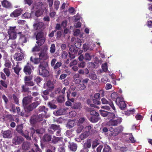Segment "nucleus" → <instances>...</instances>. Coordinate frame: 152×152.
I'll return each instance as SVG.
<instances>
[{"label": "nucleus", "mask_w": 152, "mask_h": 152, "mask_svg": "<svg viewBox=\"0 0 152 152\" xmlns=\"http://www.w3.org/2000/svg\"><path fill=\"white\" fill-rule=\"evenodd\" d=\"M48 66V62L43 61L41 62L38 66L39 75L44 77H46L48 76L49 72L46 69Z\"/></svg>", "instance_id": "nucleus-1"}, {"label": "nucleus", "mask_w": 152, "mask_h": 152, "mask_svg": "<svg viewBox=\"0 0 152 152\" xmlns=\"http://www.w3.org/2000/svg\"><path fill=\"white\" fill-rule=\"evenodd\" d=\"M45 116L44 114H41L39 115H33L30 119V123L32 124H34L36 123L42 121V124L46 123L45 120H43V119L45 117Z\"/></svg>", "instance_id": "nucleus-2"}, {"label": "nucleus", "mask_w": 152, "mask_h": 152, "mask_svg": "<svg viewBox=\"0 0 152 152\" xmlns=\"http://www.w3.org/2000/svg\"><path fill=\"white\" fill-rule=\"evenodd\" d=\"M61 129L59 125L52 124L50 126L48 132L50 134H53L55 133V134L56 136H60L61 135Z\"/></svg>", "instance_id": "nucleus-3"}, {"label": "nucleus", "mask_w": 152, "mask_h": 152, "mask_svg": "<svg viewBox=\"0 0 152 152\" xmlns=\"http://www.w3.org/2000/svg\"><path fill=\"white\" fill-rule=\"evenodd\" d=\"M36 39L37 40L36 43L38 44V46H41L42 45L46 40L44 33L41 31L37 33L36 36Z\"/></svg>", "instance_id": "nucleus-4"}, {"label": "nucleus", "mask_w": 152, "mask_h": 152, "mask_svg": "<svg viewBox=\"0 0 152 152\" xmlns=\"http://www.w3.org/2000/svg\"><path fill=\"white\" fill-rule=\"evenodd\" d=\"M7 33L9 35V39L12 40L15 39L17 37L16 26H10L7 31Z\"/></svg>", "instance_id": "nucleus-5"}, {"label": "nucleus", "mask_w": 152, "mask_h": 152, "mask_svg": "<svg viewBox=\"0 0 152 152\" xmlns=\"http://www.w3.org/2000/svg\"><path fill=\"white\" fill-rule=\"evenodd\" d=\"M39 101H35L33 103L25 106V111L28 113H30L34 109H35L39 104Z\"/></svg>", "instance_id": "nucleus-6"}, {"label": "nucleus", "mask_w": 152, "mask_h": 152, "mask_svg": "<svg viewBox=\"0 0 152 152\" xmlns=\"http://www.w3.org/2000/svg\"><path fill=\"white\" fill-rule=\"evenodd\" d=\"M33 66L28 63L25 65L23 69V71L27 75H30L32 72V69H33Z\"/></svg>", "instance_id": "nucleus-7"}, {"label": "nucleus", "mask_w": 152, "mask_h": 152, "mask_svg": "<svg viewBox=\"0 0 152 152\" xmlns=\"http://www.w3.org/2000/svg\"><path fill=\"white\" fill-rule=\"evenodd\" d=\"M3 71L4 72H0L1 77L3 80H5L6 79V76L8 77L11 75L10 70L8 68H5L3 69Z\"/></svg>", "instance_id": "nucleus-8"}, {"label": "nucleus", "mask_w": 152, "mask_h": 152, "mask_svg": "<svg viewBox=\"0 0 152 152\" xmlns=\"http://www.w3.org/2000/svg\"><path fill=\"white\" fill-rule=\"evenodd\" d=\"M24 141V138L21 136H15L12 140V143L15 145H19Z\"/></svg>", "instance_id": "nucleus-9"}, {"label": "nucleus", "mask_w": 152, "mask_h": 152, "mask_svg": "<svg viewBox=\"0 0 152 152\" xmlns=\"http://www.w3.org/2000/svg\"><path fill=\"white\" fill-rule=\"evenodd\" d=\"M1 2L3 8L7 9H10L12 8V4L9 1L7 0H2Z\"/></svg>", "instance_id": "nucleus-10"}, {"label": "nucleus", "mask_w": 152, "mask_h": 152, "mask_svg": "<svg viewBox=\"0 0 152 152\" xmlns=\"http://www.w3.org/2000/svg\"><path fill=\"white\" fill-rule=\"evenodd\" d=\"M22 10L21 9H18L12 12L10 15L12 18L17 17L20 16L22 12Z\"/></svg>", "instance_id": "nucleus-11"}, {"label": "nucleus", "mask_w": 152, "mask_h": 152, "mask_svg": "<svg viewBox=\"0 0 152 152\" xmlns=\"http://www.w3.org/2000/svg\"><path fill=\"white\" fill-rule=\"evenodd\" d=\"M68 147L70 151L73 152H75L77 150V145L74 142H69Z\"/></svg>", "instance_id": "nucleus-12"}, {"label": "nucleus", "mask_w": 152, "mask_h": 152, "mask_svg": "<svg viewBox=\"0 0 152 152\" xmlns=\"http://www.w3.org/2000/svg\"><path fill=\"white\" fill-rule=\"evenodd\" d=\"M38 55L39 57L41 60H45L49 58V56L48 55V53L44 52H42L39 53Z\"/></svg>", "instance_id": "nucleus-13"}, {"label": "nucleus", "mask_w": 152, "mask_h": 152, "mask_svg": "<svg viewBox=\"0 0 152 152\" xmlns=\"http://www.w3.org/2000/svg\"><path fill=\"white\" fill-rule=\"evenodd\" d=\"M14 59L17 61H21L24 59V56L23 54L19 53H15L13 56Z\"/></svg>", "instance_id": "nucleus-14"}, {"label": "nucleus", "mask_w": 152, "mask_h": 152, "mask_svg": "<svg viewBox=\"0 0 152 152\" xmlns=\"http://www.w3.org/2000/svg\"><path fill=\"white\" fill-rule=\"evenodd\" d=\"M32 97L31 96H28L24 97L23 99L22 103L23 106H26L29 104L31 101Z\"/></svg>", "instance_id": "nucleus-15"}, {"label": "nucleus", "mask_w": 152, "mask_h": 152, "mask_svg": "<svg viewBox=\"0 0 152 152\" xmlns=\"http://www.w3.org/2000/svg\"><path fill=\"white\" fill-rule=\"evenodd\" d=\"M44 25V23L42 22L34 23L33 25L34 29L35 30H39L43 27Z\"/></svg>", "instance_id": "nucleus-16"}, {"label": "nucleus", "mask_w": 152, "mask_h": 152, "mask_svg": "<svg viewBox=\"0 0 152 152\" xmlns=\"http://www.w3.org/2000/svg\"><path fill=\"white\" fill-rule=\"evenodd\" d=\"M21 135L25 137L27 140L30 141L31 140V136L29 135V132L27 130H25Z\"/></svg>", "instance_id": "nucleus-17"}, {"label": "nucleus", "mask_w": 152, "mask_h": 152, "mask_svg": "<svg viewBox=\"0 0 152 152\" xmlns=\"http://www.w3.org/2000/svg\"><path fill=\"white\" fill-rule=\"evenodd\" d=\"M30 146V144L29 142L26 141L23 142L22 144V147L23 150L24 151L28 150Z\"/></svg>", "instance_id": "nucleus-18"}, {"label": "nucleus", "mask_w": 152, "mask_h": 152, "mask_svg": "<svg viewBox=\"0 0 152 152\" xmlns=\"http://www.w3.org/2000/svg\"><path fill=\"white\" fill-rule=\"evenodd\" d=\"M18 34L20 35V39L22 43H25L27 42V38L25 35L22 34V32H19Z\"/></svg>", "instance_id": "nucleus-19"}, {"label": "nucleus", "mask_w": 152, "mask_h": 152, "mask_svg": "<svg viewBox=\"0 0 152 152\" xmlns=\"http://www.w3.org/2000/svg\"><path fill=\"white\" fill-rule=\"evenodd\" d=\"M23 124L18 125L16 126V130L17 132L21 135L23 132Z\"/></svg>", "instance_id": "nucleus-20"}, {"label": "nucleus", "mask_w": 152, "mask_h": 152, "mask_svg": "<svg viewBox=\"0 0 152 152\" xmlns=\"http://www.w3.org/2000/svg\"><path fill=\"white\" fill-rule=\"evenodd\" d=\"M3 134V137L4 138H10L12 137L11 131L9 130L4 131Z\"/></svg>", "instance_id": "nucleus-21"}, {"label": "nucleus", "mask_w": 152, "mask_h": 152, "mask_svg": "<svg viewBox=\"0 0 152 152\" xmlns=\"http://www.w3.org/2000/svg\"><path fill=\"white\" fill-rule=\"evenodd\" d=\"M75 45L77 48H80L81 47V40L78 38H76L75 39Z\"/></svg>", "instance_id": "nucleus-22"}, {"label": "nucleus", "mask_w": 152, "mask_h": 152, "mask_svg": "<svg viewBox=\"0 0 152 152\" xmlns=\"http://www.w3.org/2000/svg\"><path fill=\"white\" fill-rule=\"evenodd\" d=\"M39 110L40 112H42L43 113L42 114H44L45 116V118H47L46 114L47 113V112L48 110V109L47 108H45L44 106H40L39 108Z\"/></svg>", "instance_id": "nucleus-23"}, {"label": "nucleus", "mask_w": 152, "mask_h": 152, "mask_svg": "<svg viewBox=\"0 0 152 152\" xmlns=\"http://www.w3.org/2000/svg\"><path fill=\"white\" fill-rule=\"evenodd\" d=\"M52 137L51 135L48 134H45L42 138V140L44 142H49L51 140Z\"/></svg>", "instance_id": "nucleus-24"}, {"label": "nucleus", "mask_w": 152, "mask_h": 152, "mask_svg": "<svg viewBox=\"0 0 152 152\" xmlns=\"http://www.w3.org/2000/svg\"><path fill=\"white\" fill-rule=\"evenodd\" d=\"M35 146L29 152H42V150L40 149L37 144H34Z\"/></svg>", "instance_id": "nucleus-25"}, {"label": "nucleus", "mask_w": 152, "mask_h": 152, "mask_svg": "<svg viewBox=\"0 0 152 152\" xmlns=\"http://www.w3.org/2000/svg\"><path fill=\"white\" fill-rule=\"evenodd\" d=\"M41 60L39 57L33 58V57L31 56L30 58V61L35 64H37L39 63H40L41 62H40Z\"/></svg>", "instance_id": "nucleus-26"}, {"label": "nucleus", "mask_w": 152, "mask_h": 152, "mask_svg": "<svg viewBox=\"0 0 152 152\" xmlns=\"http://www.w3.org/2000/svg\"><path fill=\"white\" fill-rule=\"evenodd\" d=\"M93 126L91 127V126L89 125L88 126H86L85 127L84 130L85 131L88 133L90 135L93 133Z\"/></svg>", "instance_id": "nucleus-27"}, {"label": "nucleus", "mask_w": 152, "mask_h": 152, "mask_svg": "<svg viewBox=\"0 0 152 152\" xmlns=\"http://www.w3.org/2000/svg\"><path fill=\"white\" fill-rule=\"evenodd\" d=\"M21 92H22L25 93L28 92L29 88L25 84L21 86Z\"/></svg>", "instance_id": "nucleus-28"}, {"label": "nucleus", "mask_w": 152, "mask_h": 152, "mask_svg": "<svg viewBox=\"0 0 152 152\" xmlns=\"http://www.w3.org/2000/svg\"><path fill=\"white\" fill-rule=\"evenodd\" d=\"M98 116H92L89 118V120L91 122L95 123L97 122L99 120Z\"/></svg>", "instance_id": "nucleus-29"}, {"label": "nucleus", "mask_w": 152, "mask_h": 152, "mask_svg": "<svg viewBox=\"0 0 152 152\" xmlns=\"http://www.w3.org/2000/svg\"><path fill=\"white\" fill-rule=\"evenodd\" d=\"M43 12V10L42 8L38 9L36 11L35 15L37 17L40 16L42 15Z\"/></svg>", "instance_id": "nucleus-30"}, {"label": "nucleus", "mask_w": 152, "mask_h": 152, "mask_svg": "<svg viewBox=\"0 0 152 152\" xmlns=\"http://www.w3.org/2000/svg\"><path fill=\"white\" fill-rule=\"evenodd\" d=\"M89 135V134L88 133L85 131V132L80 135L79 137L81 140H83L87 138Z\"/></svg>", "instance_id": "nucleus-31"}, {"label": "nucleus", "mask_w": 152, "mask_h": 152, "mask_svg": "<svg viewBox=\"0 0 152 152\" xmlns=\"http://www.w3.org/2000/svg\"><path fill=\"white\" fill-rule=\"evenodd\" d=\"M72 107L75 109H80L81 107V104L80 102L76 103L72 106Z\"/></svg>", "instance_id": "nucleus-32"}, {"label": "nucleus", "mask_w": 152, "mask_h": 152, "mask_svg": "<svg viewBox=\"0 0 152 152\" xmlns=\"http://www.w3.org/2000/svg\"><path fill=\"white\" fill-rule=\"evenodd\" d=\"M83 128L84 127L83 125L78 124L76 131L77 133H79L82 132Z\"/></svg>", "instance_id": "nucleus-33"}, {"label": "nucleus", "mask_w": 152, "mask_h": 152, "mask_svg": "<svg viewBox=\"0 0 152 152\" xmlns=\"http://www.w3.org/2000/svg\"><path fill=\"white\" fill-rule=\"evenodd\" d=\"M13 69L17 75H18L20 70L21 69V68L19 66L17 65L16 66L13 68Z\"/></svg>", "instance_id": "nucleus-34"}, {"label": "nucleus", "mask_w": 152, "mask_h": 152, "mask_svg": "<svg viewBox=\"0 0 152 152\" xmlns=\"http://www.w3.org/2000/svg\"><path fill=\"white\" fill-rule=\"evenodd\" d=\"M65 113V110L64 109H59L56 111V115L59 116L62 115Z\"/></svg>", "instance_id": "nucleus-35"}, {"label": "nucleus", "mask_w": 152, "mask_h": 152, "mask_svg": "<svg viewBox=\"0 0 152 152\" xmlns=\"http://www.w3.org/2000/svg\"><path fill=\"white\" fill-rule=\"evenodd\" d=\"M62 64V63L61 62H57L53 67L54 70H56L59 69Z\"/></svg>", "instance_id": "nucleus-36"}, {"label": "nucleus", "mask_w": 152, "mask_h": 152, "mask_svg": "<svg viewBox=\"0 0 152 152\" xmlns=\"http://www.w3.org/2000/svg\"><path fill=\"white\" fill-rule=\"evenodd\" d=\"M56 51V47L54 44H52L51 45L50 50V52L52 54L54 53Z\"/></svg>", "instance_id": "nucleus-37"}, {"label": "nucleus", "mask_w": 152, "mask_h": 152, "mask_svg": "<svg viewBox=\"0 0 152 152\" xmlns=\"http://www.w3.org/2000/svg\"><path fill=\"white\" fill-rule=\"evenodd\" d=\"M91 56L89 53H86L84 56V59L86 61H90L91 59Z\"/></svg>", "instance_id": "nucleus-38"}, {"label": "nucleus", "mask_w": 152, "mask_h": 152, "mask_svg": "<svg viewBox=\"0 0 152 152\" xmlns=\"http://www.w3.org/2000/svg\"><path fill=\"white\" fill-rule=\"evenodd\" d=\"M69 50L71 53L75 51V53H76L77 51V50H75V48L73 45H70L69 47Z\"/></svg>", "instance_id": "nucleus-39"}, {"label": "nucleus", "mask_w": 152, "mask_h": 152, "mask_svg": "<svg viewBox=\"0 0 152 152\" xmlns=\"http://www.w3.org/2000/svg\"><path fill=\"white\" fill-rule=\"evenodd\" d=\"M84 145L86 148H90L91 146V143L90 140H88L87 142L84 144Z\"/></svg>", "instance_id": "nucleus-40"}, {"label": "nucleus", "mask_w": 152, "mask_h": 152, "mask_svg": "<svg viewBox=\"0 0 152 152\" xmlns=\"http://www.w3.org/2000/svg\"><path fill=\"white\" fill-rule=\"evenodd\" d=\"M32 80V76H26L24 77V83L28 81H31Z\"/></svg>", "instance_id": "nucleus-41"}, {"label": "nucleus", "mask_w": 152, "mask_h": 152, "mask_svg": "<svg viewBox=\"0 0 152 152\" xmlns=\"http://www.w3.org/2000/svg\"><path fill=\"white\" fill-rule=\"evenodd\" d=\"M60 140L59 137H56L55 136H53V139L52 140V142L53 144H56Z\"/></svg>", "instance_id": "nucleus-42"}, {"label": "nucleus", "mask_w": 152, "mask_h": 152, "mask_svg": "<svg viewBox=\"0 0 152 152\" xmlns=\"http://www.w3.org/2000/svg\"><path fill=\"white\" fill-rule=\"evenodd\" d=\"M77 88L80 91L84 90L86 88V85L83 83L78 85L77 86Z\"/></svg>", "instance_id": "nucleus-43"}, {"label": "nucleus", "mask_w": 152, "mask_h": 152, "mask_svg": "<svg viewBox=\"0 0 152 152\" xmlns=\"http://www.w3.org/2000/svg\"><path fill=\"white\" fill-rule=\"evenodd\" d=\"M60 4V2L59 1H55L54 2V7L56 10H57Z\"/></svg>", "instance_id": "nucleus-44"}, {"label": "nucleus", "mask_w": 152, "mask_h": 152, "mask_svg": "<svg viewBox=\"0 0 152 152\" xmlns=\"http://www.w3.org/2000/svg\"><path fill=\"white\" fill-rule=\"evenodd\" d=\"M31 16V13L28 12H26L22 15V17L23 18H30Z\"/></svg>", "instance_id": "nucleus-45"}, {"label": "nucleus", "mask_w": 152, "mask_h": 152, "mask_svg": "<svg viewBox=\"0 0 152 152\" xmlns=\"http://www.w3.org/2000/svg\"><path fill=\"white\" fill-rule=\"evenodd\" d=\"M89 77L90 79L94 80H96L97 78L96 75L93 73L90 74L89 75Z\"/></svg>", "instance_id": "nucleus-46"}, {"label": "nucleus", "mask_w": 152, "mask_h": 152, "mask_svg": "<svg viewBox=\"0 0 152 152\" xmlns=\"http://www.w3.org/2000/svg\"><path fill=\"white\" fill-rule=\"evenodd\" d=\"M64 97L63 96H59L57 99V101L60 103H62V102L64 101Z\"/></svg>", "instance_id": "nucleus-47"}, {"label": "nucleus", "mask_w": 152, "mask_h": 152, "mask_svg": "<svg viewBox=\"0 0 152 152\" xmlns=\"http://www.w3.org/2000/svg\"><path fill=\"white\" fill-rule=\"evenodd\" d=\"M78 66L80 68H84L86 66V63L84 61H81L80 63H78Z\"/></svg>", "instance_id": "nucleus-48"}, {"label": "nucleus", "mask_w": 152, "mask_h": 152, "mask_svg": "<svg viewBox=\"0 0 152 152\" xmlns=\"http://www.w3.org/2000/svg\"><path fill=\"white\" fill-rule=\"evenodd\" d=\"M5 80H1L0 81V84L3 86V87L6 88H7V85L6 82L5 81Z\"/></svg>", "instance_id": "nucleus-49"}, {"label": "nucleus", "mask_w": 152, "mask_h": 152, "mask_svg": "<svg viewBox=\"0 0 152 152\" xmlns=\"http://www.w3.org/2000/svg\"><path fill=\"white\" fill-rule=\"evenodd\" d=\"M90 114L92 116L95 115L99 116V114L98 112L93 110H90Z\"/></svg>", "instance_id": "nucleus-50"}, {"label": "nucleus", "mask_w": 152, "mask_h": 152, "mask_svg": "<svg viewBox=\"0 0 152 152\" xmlns=\"http://www.w3.org/2000/svg\"><path fill=\"white\" fill-rule=\"evenodd\" d=\"M17 43L16 41L14 40H13L12 41V44H11V47L12 48H16Z\"/></svg>", "instance_id": "nucleus-51"}, {"label": "nucleus", "mask_w": 152, "mask_h": 152, "mask_svg": "<svg viewBox=\"0 0 152 152\" xmlns=\"http://www.w3.org/2000/svg\"><path fill=\"white\" fill-rule=\"evenodd\" d=\"M99 144V143L98 142V140H94L93 141L92 145V148H94L96 147Z\"/></svg>", "instance_id": "nucleus-52"}, {"label": "nucleus", "mask_w": 152, "mask_h": 152, "mask_svg": "<svg viewBox=\"0 0 152 152\" xmlns=\"http://www.w3.org/2000/svg\"><path fill=\"white\" fill-rule=\"evenodd\" d=\"M27 86H32L34 85V84L33 81H30L24 83Z\"/></svg>", "instance_id": "nucleus-53"}, {"label": "nucleus", "mask_w": 152, "mask_h": 152, "mask_svg": "<svg viewBox=\"0 0 152 152\" xmlns=\"http://www.w3.org/2000/svg\"><path fill=\"white\" fill-rule=\"evenodd\" d=\"M77 114L76 112L75 111H72L70 112L69 113V115L71 117H75Z\"/></svg>", "instance_id": "nucleus-54"}, {"label": "nucleus", "mask_w": 152, "mask_h": 152, "mask_svg": "<svg viewBox=\"0 0 152 152\" xmlns=\"http://www.w3.org/2000/svg\"><path fill=\"white\" fill-rule=\"evenodd\" d=\"M48 47L47 45H44L41 51L42 52H44L48 53Z\"/></svg>", "instance_id": "nucleus-55"}, {"label": "nucleus", "mask_w": 152, "mask_h": 152, "mask_svg": "<svg viewBox=\"0 0 152 152\" xmlns=\"http://www.w3.org/2000/svg\"><path fill=\"white\" fill-rule=\"evenodd\" d=\"M62 35V31L60 30H58L57 31L56 36L57 38H59L61 37Z\"/></svg>", "instance_id": "nucleus-56"}, {"label": "nucleus", "mask_w": 152, "mask_h": 152, "mask_svg": "<svg viewBox=\"0 0 152 152\" xmlns=\"http://www.w3.org/2000/svg\"><path fill=\"white\" fill-rule=\"evenodd\" d=\"M5 66L6 67V68H10L12 66V64L10 61H9L6 62L4 64Z\"/></svg>", "instance_id": "nucleus-57"}, {"label": "nucleus", "mask_w": 152, "mask_h": 152, "mask_svg": "<svg viewBox=\"0 0 152 152\" xmlns=\"http://www.w3.org/2000/svg\"><path fill=\"white\" fill-rule=\"evenodd\" d=\"M55 29V30H54L56 31L57 30L58 31L61 30V25L57 23L56 25Z\"/></svg>", "instance_id": "nucleus-58"}, {"label": "nucleus", "mask_w": 152, "mask_h": 152, "mask_svg": "<svg viewBox=\"0 0 152 152\" xmlns=\"http://www.w3.org/2000/svg\"><path fill=\"white\" fill-rule=\"evenodd\" d=\"M39 46H37V45H35L34 47L32 50V51L33 52H34L35 51H39L40 50L39 48Z\"/></svg>", "instance_id": "nucleus-59"}, {"label": "nucleus", "mask_w": 152, "mask_h": 152, "mask_svg": "<svg viewBox=\"0 0 152 152\" xmlns=\"http://www.w3.org/2000/svg\"><path fill=\"white\" fill-rule=\"evenodd\" d=\"M41 80V78L39 77H36L34 79V81L36 82L38 84L40 83Z\"/></svg>", "instance_id": "nucleus-60"}, {"label": "nucleus", "mask_w": 152, "mask_h": 152, "mask_svg": "<svg viewBox=\"0 0 152 152\" xmlns=\"http://www.w3.org/2000/svg\"><path fill=\"white\" fill-rule=\"evenodd\" d=\"M24 2L25 4H27L30 6L33 2V0H24Z\"/></svg>", "instance_id": "nucleus-61"}, {"label": "nucleus", "mask_w": 152, "mask_h": 152, "mask_svg": "<svg viewBox=\"0 0 152 152\" xmlns=\"http://www.w3.org/2000/svg\"><path fill=\"white\" fill-rule=\"evenodd\" d=\"M48 104L49 107L51 109H55L57 107L56 105L52 104V103L50 102H49Z\"/></svg>", "instance_id": "nucleus-62"}, {"label": "nucleus", "mask_w": 152, "mask_h": 152, "mask_svg": "<svg viewBox=\"0 0 152 152\" xmlns=\"http://www.w3.org/2000/svg\"><path fill=\"white\" fill-rule=\"evenodd\" d=\"M68 55V53L66 52L63 51L62 53L61 56L63 58L65 59L66 58Z\"/></svg>", "instance_id": "nucleus-63"}, {"label": "nucleus", "mask_w": 152, "mask_h": 152, "mask_svg": "<svg viewBox=\"0 0 152 152\" xmlns=\"http://www.w3.org/2000/svg\"><path fill=\"white\" fill-rule=\"evenodd\" d=\"M85 120V118L84 117L81 118H79L77 124H82Z\"/></svg>", "instance_id": "nucleus-64"}]
</instances>
